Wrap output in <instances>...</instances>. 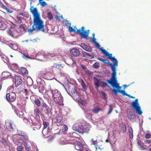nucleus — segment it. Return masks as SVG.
<instances>
[{"mask_svg": "<svg viewBox=\"0 0 151 151\" xmlns=\"http://www.w3.org/2000/svg\"><path fill=\"white\" fill-rule=\"evenodd\" d=\"M45 54L43 52H38L37 55L33 58L40 60H43L42 59L45 58Z\"/></svg>", "mask_w": 151, "mask_h": 151, "instance_id": "f3484780", "label": "nucleus"}, {"mask_svg": "<svg viewBox=\"0 0 151 151\" xmlns=\"http://www.w3.org/2000/svg\"><path fill=\"white\" fill-rule=\"evenodd\" d=\"M7 25L3 21L0 20V29L4 30L7 27Z\"/></svg>", "mask_w": 151, "mask_h": 151, "instance_id": "2f4dec72", "label": "nucleus"}, {"mask_svg": "<svg viewBox=\"0 0 151 151\" xmlns=\"http://www.w3.org/2000/svg\"><path fill=\"white\" fill-rule=\"evenodd\" d=\"M98 142L97 141V140H94L93 139H91V145H94L95 146L96 148V150L97 149H99L101 150L102 149L101 148H100V147L98 146L97 145Z\"/></svg>", "mask_w": 151, "mask_h": 151, "instance_id": "c9c22d12", "label": "nucleus"}, {"mask_svg": "<svg viewBox=\"0 0 151 151\" xmlns=\"http://www.w3.org/2000/svg\"><path fill=\"white\" fill-rule=\"evenodd\" d=\"M16 98L15 93L12 92L8 93L6 95V99L7 101L10 103L14 101Z\"/></svg>", "mask_w": 151, "mask_h": 151, "instance_id": "ddd939ff", "label": "nucleus"}, {"mask_svg": "<svg viewBox=\"0 0 151 151\" xmlns=\"http://www.w3.org/2000/svg\"><path fill=\"white\" fill-rule=\"evenodd\" d=\"M91 128L90 125L88 124L82 125L80 123H77L72 127L73 130L81 134L84 133H88Z\"/></svg>", "mask_w": 151, "mask_h": 151, "instance_id": "f03ea898", "label": "nucleus"}, {"mask_svg": "<svg viewBox=\"0 0 151 151\" xmlns=\"http://www.w3.org/2000/svg\"><path fill=\"white\" fill-rule=\"evenodd\" d=\"M23 147L21 146H18L17 148L18 151H22V150Z\"/></svg>", "mask_w": 151, "mask_h": 151, "instance_id": "338daca9", "label": "nucleus"}, {"mask_svg": "<svg viewBox=\"0 0 151 151\" xmlns=\"http://www.w3.org/2000/svg\"><path fill=\"white\" fill-rule=\"evenodd\" d=\"M68 86H76V82L74 79H70V80H68Z\"/></svg>", "mask_w": 151, "mask_h": 151, "instance_id": "7c9ffc66", "label": "nucleus"}, {"mask_svg": "<svg viewBox=\"0 0 151 151\" xmlns=\"http://www.w3.org/2000/svg\"><path fill=\"white\" fill-rule=\"evenodd\" d=\"M23 57L24 58L26 59H32L33 58H32L31 57L29 56V55H28L27 54H23Z\"/></svg>", "mask_w": 151, "mask_h": 151, "instance_id": "13d9d810", "label": "nucleus"}, {"mask_svg": "<svg viewBox=\"0 0 151 151\" xmlns=\"http://www.w3.org/2000/svg\"><path fill=\"white\" fill-rule=\"evenodd\" d=\"M63 130L65 131H67L68 129V128L66 125H64L63 127Z\"/></svg>", "mask_w": 151, "mask_h": 151, "instance_id": "774afa93", "label": "nucleus"}, {"mask_svg": "<svg viewBox=\"0 0 151 151\" xmlns=\"http://www.w3.org/2000/svg\"><path fill=\"white\" fill-rule=\"evenodd\" d=\"M113 110V108L112 107V105L111 104H110L109 105V111L107 113V114H110L112 111Z\"/></svg>", "mask_w": 151, "mask_h": 151, "instance_id": "6e6d98bb", "label": "nucleus"}, {"mask_svg": "<svg viewBox=\"0 0 151 151\" xmlns=\"http://www.w3.org/2000/svg\"><path fill=\"white\" fill-rule=\"evenodd\" d=\"M50 91L52 94V98L54 99L55 102L59 104L63 105V98L60 92L57 89L54 90L51 89Z\"/></svg>", "mask_w": 151, "mask_h": 151, "instance_id": "39448f33", "label": "nucleus"}, {"mask_svg": "<svg viewBox=\"0 0 151 151\" xmlns=\"http://www.w3.org/2000/svg\"><path fill=\"white\" fill-rule=\"evenodd\" d=\"M81 84L83 88H84V89H85V88H86V86L84 83V82L83 81L82 79H81Z\"/></svg>", "mask_w": 151, "mask_h": 151, "instance_id": "69168bd1", "label": "nucleus"}, {"mask_svg": "<svg viewBox=\"0 0 151 151\" xmlns=\"http://www.w3.org/2000/svg\"><path fill=\"white\" fill-rule=\"evenodd\" d=\"M21 72L23 74H27L28 73V71L26 69L24 68H22L21 69Z\"/></svg>", "mask_w": 151, "mask_h": 151, "instance_id": "a18cd8bd", "label": "nucleus"}, {"mask_svg": "<svg viewBox=\"0 0 151 151\" xmlns=\"http://www.w3.org/2000/svg\"><path fill=\"white\" fill-rule=\"evenodd\" d=\"M62 116L61 114H58L57 115L56 120H62Z\"/></svg>", "mask_w": 151, "mask_h": 151, "instance_id": "052dcab7", "label": "nucleus"}, {"mask_svg": "<svg viewBox=\"0 0 151 151\" xmlns=\"http://www.w3.org/2000/svg\"><path fill=\"white\" fill-rule=\"evenodd\" d=\"M128 117L129 119L132 120L134 119L135 116L133 114H129L128 115Z\"/></svg>", "mask_w": 151, "mask_h": 151, "instance_id": "09e8293b", "label": "nucleus"}, {"mask_svg": "<svg viewBox=\"0 0 151 151\" xmlns=\"http://www.w3.org/2000/svg\"><path fill=\"white\" fill-rule=\"evenodd\" d=\"M100 66V64L98 62H96L93 65V67L95 68H98Z\"/></svg>", "mask_w": 151, "mask_h": 151, "instance_id": "4d7b16f0", "label": "nucleus"}, {"mask_svg": "<svg viewBox=\"0 0 151 151\" xmlns=\"http://www.w3.org/2000/svg\"><path fill=\"white\" fill-rule=\"evenodd\" d=\"M14 111L17 115L20 118L23 117L24 114L22 112L19 111L18 110H15Z\"/></svg>", "mask_w": 151, "mask_h": 151, "instance_id": "4c0bfd02", "label": "nucleus"}, {"mask_svg": "<svg viewBox=\"0 0 151 151\" xmlns=\"http://www.w3.org/2000/svg\"><path fill=\"white\" fill-rule=\"evenodd\" d=\"M5 42L6 44L8 45L12 49L14 50H17L18 49V46L16 44H12L8 42Z\"/></svg>", "mask_w": 151, "mask_h": 151, "instance_id": "a878e982", "label": "nucleus"}, {"mask_svg": "<svg viewBox=\"0 0 151 151\" xmlns=\"http://www.w3.org/2000/svg\"><path fill=\"white\" fill-rule=\"evenodd\" d=\"M69 30L70 32H74L75 33H77L80 34L81 37L82 38H85L87 40L89 39L88 35L89 34V30H87L86 31L85 30V27H82L81 28L77 29L76 26H74L73 28L71 26L68 27Z\"/></svg>", "mask_w": 151, "mask_h": 151, "instance_id": "7ed1b4c3", "label": "nucleus"}, {"mask_svg": "<svg viewBox=\"0 0 151 151\" xmlns=\"http://www.w3.org/2000/svg\"><path fill=\"white\" fill-rule=\"evenodd\" d=\"M54 77L53 73V71L49 70H46L40 72L39 76L37 79L36 81L37 84H39V88L42 90L44 88L43 85L41 82L43 81L42 78L48 80H52Z\"/></svg>", "mask_w": 151, "mask_h": 151, "instance_id": "f257e3e1", "label": "nucleus"}, {"mask_svg": "<svg viewBox=\"0 0 151 151\" xmlns=\"http://www.w3.org/2000/svg\"><path fill=\"white\" fill-rule=\"evenodd\" d=\"M139 138H137V144L138 146L140 147V149L142 150H144L145 149V148L140 144V141H139Z\"/></svg>", "mask_w": 151, "mask_h": 151, "instance_id": "79ce46f5", "label": "nucleus"}, {"mask_svg": "<svg viewBox=\"0 0 151 151\" xmlns=\"http://www.w3.org/2000/svg\"><path fill=\"white\" fill-rule=\"evenodd\" d=\"M2 76L4 78H7L9 77L11 78L13 77V76L12 74L9 72L5 71L2 72Z\"/></svg>", "mask_w": 151, "mask_h": 151, "instance_id": "bb28decb", "label": "nucleus"}, {"mask_svg": "<svg viewBox=\"0 0 151 151\" xmlns=\"http://www.w3.org/2000/svg\"><path fill=\"white\" fill-rule=\"evenodd\" d=\"M129 132L130 135V138H132L133 137V130L132 128H130L129 129Z\"/></svg>", "mask_w": 151, "mask_h": 151, "instance_id": "49530a36", "label": "nucleus"}, {"mask_svg": "<svg viewBox=\"0 0 151 151\" xmlns=\"http://www.w3.org/2000/svg\"><path fill=\"white\" fill-rule=\"evenodd\" d=\"M43 124L44 127L42 131V133L45 137H48L51 134L50 130L49 129V124L48 122H43Z\"/></svg>", "mask_w": 151, "mask_h": 151, "instance_id": "1a4fd4ad", "label": "nucleus"}, {"mask_svg": "<svg viewBox=\"0 0 151 151\" xmlns=\"http://www.w3.org/2000/svg\"><path fill=\"white\" fill-rule=\"evenodd\" d=\"M76 86H69V89L70 92H71L69 95L72 96H76L77 94L75 88Z\"/></svg>", "mask_w": 151, "mask_h": 151, "instance_id": "aec40b11", "label": "nucleus"}, {"mask_svg": "<svg viewBox=\"0 0 151 151\" xmlns=\"http://www.w3.org/2000/svg\"><path fill=\"white\" fill-rule=\"evenodd\" d=\"M19 140H21L24 143V145L26 150L30 151L31 150V148L30 146L28 144V143L29 142L31 143V142L29 140L28 142L27 141H25L24 140H22V139L20 138L19 139Z\"/></svg>", "mask_w": 151, "mask_h": 151, "instance_id": "5701e85b", "label": "nucleus"}, {"mask_svg": "<svg viewBox=\"0 0 151 151\" xmlns=\"http://www.w3.org/2000/svg\"><path fill=\"white\" fill-rule=\"evenodd\" d=\"M80 46L84 50L88 52H91L92 51V48L89 46L86 45L84 43H82L80 45Z\"/></svg>", "mask_w": 151, "mask_h": 151, "instance_id": "b1692460", "label": "nucleus"}, {"mask_svg": "<svg viewBox=\"0 0 151 151\" xmlns=\"http://www.w3.org/2000/svg\"><path fill=\"white\" fill-rule=\"evenodd\" d=\"M6 130L9 132H12L13 131L14 129L10 122H7L5 123Z\"/></svg>", "mask_w": 151, "mask_h": 151, "instance_id": "4be33fe9", "label": "nucleus"}, {"mask_svg": "<svg viewBox=\"0 0 151 151\" xmlns=\"http://www.w3.org/2000/svg\"><path fill=\"white\" fill-rule=\"evenodd\" d=\"M24 93L25 94V95L30 96V99H31L33 97V96L34 94L30 90L28 91L26 89H25L23 91Z\"/></svg>", "mask_w": 151, "mask_h": 151, "instance_id": "c85d7f7f", "label": "nucleus"}, {"mask_svg": "<svg viewBox=\"0 0 151 151\" xmlns=\"http://www.w3.org/2000/svg\"><path fill=\"white\" fill-rule=\"evenodd\" d=\"M65 25L67 27H68L69 26H70L71 23L69 22V21L68 20H65Z\"/></svg>", "mask_w": 151, "mask_h": 151, "instance_id": "e2e57ef3", "label": "nucleus"}, {"mask_svg": "<svg viewBox=\"0 0 151 151\" xmlns=\"http://www.w3.org/2000/svg\"><path fill=\"white\" fill-rule=\"evenodd\" d=\"M52 67L57 68L59 69V70H60L63 68V66H61V64L54 63L52 66Z\"/></svg>", "mask_w": 151, "mask_h": 151, "instance_id": "a19ab883", "label": "nucleus"}, {"mask_svg": "<svg viewBox=\"0 0 151 151\" xmlns=\"http://www.w3.org/2000/svg\"><path fill=\"white\" fill-rule=\"evenodd\" d=\"M101 109L100 108L97 107H94L92 110V112L95 114H97L98 113Z\"/></svg>", "mask_w": 151, "mask_h": 151, "instance_id": "ea45409f", "label": "nucleus"}, {"mask_svg": "<svg viewBox=\"0 0 151 151\" xmlns=\"http://www.w3.org/2000/svg\"><path fill=\"white\" fill-rule=\"evenodd\" d=\"M42 99L40 98L39 99L35 98L34 100V102L35 104L38 107L40 106L42 103Z\"/></svg>", "mask_w": 151, "mask_h": 151, "instance_id": "f704fd0d", "label": "nucleus"}, {"mask_svg": "<svg viewBox=\"0 0 151 151\" xmlns=\"http://www.w3.org/2000/svg\"><path fill=\"white\" fill-rule=\"evenodd\" d=\"M70 52L72 55L75 57L78 56L80 54L79 50L75 48H73L71 49Z\"/></svg>", "mask_w": 151, "mask_h": 151, "instance_id": "6ab92c4d", "label": "nucleus"}, {"mask_svg": "<svg viewBox=\"0 0 151 151\" xmlns=\"http://www.w3.org/2000/svg\"><path fill=\"white\" fill-rule=\"evenodd\" d=\"M107 86V85L106 83L101 81L100 82V86H101L102 87H104Z\"/></svg>", "mask_w": 151, "mask_h": 151, "instance_id": "5fc2aeb1", "label": "nucleus"}, {"mask_svg": "<svg viewBox=\"0 0 151 151\" xmlns=\"http://www.w3.org/2000/svg\"><path fill=\"white\" fill-rule=\"evenodd\" d=\"M45 114L49 118H51L52 117V107L51 106L50 107L47 106L44 110Z\"/></svg>", "mask_w": 151, "mask_h": 151, "instance_id": "4468645a", "label": "nucleus"}, {"mask_svg": "<svg viewBox=\"0 0 151 151\" xmlns=\"http://www.w3.org/2000/svg\"><path fill=\"white\" fill-rule=\"evenodd\" d=\"M121 130L123 133H124L126 130V126L124 124H122L121 125Z\"/></svg>", "mask_w": 151, "mask_h": 151, "instance_id": "8fccbe9b", "label": "nucleus"}, {"mask_svg": "<svg viewBox=\"0 0 151 151\" xmlns=\"http://www.w3.org/2000/svg\"><path fill=\"white\" fill-rule=\"evenodd\" d=\"M54 54L53 53H48L45 54V58L46 60L47 59H50L51 58L54 56Z\"/></svg>", "mask_w": 151, "mask_h": 151, "instance_id": "58836bf2", "label": "nucleus"}, {"mask_svg": "<svg viewBox=\"0 0 151 151\" xmlns=\"http://www.w3.org/2000/svg\"><path fill=\"white\" fill-rule=\"evenodd\" d=\"M17 22L18 23H22V19L21 18L19 17H17Z\"/></svg>", "mask_w": 151, "mask_h": 151, "instance_id": "0e129e2a", "label": "nucleus"}, {"mask_svg": "<svg viewBox=\"0 0 151 151\" xmlns=\"http://www.w3.org/2000/svg\"><path fill=\"white\" fill-rule=\"evenodd\" d=\"M57 125L59 126L63 124V122L62 121V120H56V121L55 122Z\"/></svg>", "mask_w": 151, "mask_h": 151, "instance_id": "bf43d9fd", "label": "nucleus"}, {"mask_svg": "<svg viewBox=\"0 0 151 151\" xmlns=\"http://www.w3.org/2000/svg\"><path fill=\"white\" fill-rule=\"evenodd\" d=\"M114 88H116L119 86V84L117 83V80L115 79V80L111 82H108Z\"/></svg>", "mask_w": 151, "mask_h": 151, "instance_id": "c756f323", "label": "nucleus"}, {"mask_svg": "<svg viewBox=\"0 0 151 151\" xmlns=\"http://www.w3.org/2000/svg\"><path fill=\"white\" fill-rule=\"evenodd\" d=\"M19 28L21 33V34L24 33L26 31L27 29L25 28L23 24H21L19 25Z\"/></svg>", "mask_w": 151, "mask_h": 151, "instance_id": "72a5a7b5", "label": "nucleus"}, {"mask_svg": "<svg viewBox=\"0 0 151 151\" xmlns=\"http://www.w3.org/2000/svg\"><path fill=\"white\" fill-rule=\"evenodd\" d=\"M33 27L36 29V31H41L44 32L45 30L44 27L43 22L42 20L40 17L33 18Z\"/></svg>", "mask_w": 151, "mask_h": 151, "instance_id": "423d86ee", "label": "nucleus"}, {"mask_svg": "<svg viewBox=\"0 0 151 151\" xmlns=\"http://www.w3.org/2000/svg\"><path fill=\"white\" fill-rule=\"evenodd\" d=\"M74 99L82 109L86 105L87 103L86 100L82 99L80 97L76 98Z\"/></svg>", "mask_w": 151, "mask_h": 151, "instance_id": "2eb2a0df", "label": "nucleus"}, {"mask_svg": "<svg viewBox=\"0 0 151 151\" xmlns=\"http://www.w3.org/2000/svg\"><path fill=\"white\" fill-rule=\"evenodd\" d=\"M112 54L109 53V55L107 56V58L111 60L113 63V65L118 64V62L116 58H115L114 56L113 57L112 56Z\"/></svg>", "mask_w": 151, "mask_h": 151, "instance_id": "412c9836", "label": "nucleus"}, {"mask_svg": "<svg viewBox=\"0 0 151 151\" xmlns=\"http://www.w3.org/2000/svg\"><path fill=\"white\" fill-rule=\"evenodd\" d=\"M47 17L50 20H51L53 18V16L52 13L48 12L47 13Z\"/></svg>", "mask_w": 151, "mask_h": 151, "instance_id": "c03bdc74", "label": "nucleus"}, {"mask_svg": "<svg viewBox=\"0 0 151 151\" xmlns=\"http://www.w3.org/2000/svg\"><path fill=\"white\" fill-rule=\"evenodd\" d=\"M35 117L33 115H32L29 116L28 118L24 117L23 119V121L26 125L32 127V126H36L35 128L37 129H39L41 126V124L39 122H35Z\"/></svg>", "mask_w": 151, "mask_h": 151, "instance_id": "20e7f679", "label": "nucleus"}, {"mask_svg": "<svg viewBox=\"0 0 151 151\" xmlns=\"http://www.w3.org/2000/svg\"><path fill=\"white\" fill-rule=\"evenodd\" d=\"M109 65L111 67L112 72L111 74V77L110 79L107 80V82H111L115 79H117L116 67H118V64L113 65L112 64L110 63Z\"/></svg>", "mask_w": 151, "mask_h": 151, "instance_id": "9d476101", "label": "nucleus"}, {"mask_svg": "<svg viewBox=\"0 0 151 151\" xmlns=\"http://www.w3.org/2000/svg\"><path fill=\"white\" fill-rule=\"evenodd\" d=\"M39 3L42 6L44 7L46 6L47 5V3L45 1L42 2V1H40V0H39Z\"/></svg>", "mask_w": 151, "mask_h": 151, "instance_id": "864d4df0", "label": "nucleus"}, {"mask_svg": "<svg viewBox=\"0 0 151 151\" xmlns=\"http://www.w3.org/2000/svg\"><path fill=\"white\" fill-rule=\"evenodd\" d=\"M100 50L101 51L102 53L105 55L107 56L109 55V53L105 50H103L101 48L100 49Z\"/></svg>", "mask_w": 151, "mask_h": 151, "instance_id": "603ef678", "label": "nucleus"}, {"mask_svg": "<svg viewBox=\"0 0 151 151\" xmlns=\"http://www.w3.org/2000/svg\"><path fill=\"white\" fill-rule=\"evenodd\" d=\"M30 12L33 15V18L40 17V14L38 12L36 8H33L31 6L30 7Z\"/></svg>", "mask_w": 151, "mask_h": 151, "instance_id": "dca6fc26", "label": "nucleus"}, {"mask_svg": "<svg viewBox=\"0 0 151 151\" xmlns=\"http://www.w3.org/2000/svg\"><path fill=\"white\" fill-rule=\"evenodd\" d=\"M94 84L96 88H98L100 86V83L101 80L97 79L95 78L94 79Z\"/></svg>", "mask_w": 151, "mask_h": 151, "instance_id": "473e14b6", "label": "nucleus"}, {"mask_svg": "<svg viewBox=\"0 0 151 151\" xmlns=\"http://www.w3.org/2000/svg\"><path fill=\"white\" fill-rule=\"evenodd\" d=\"M42 109L38 107H35L34 109V114L35 115L39 116L42 112Z\"/></svg>", "mask_w": 151, "mask_h": 151, "instance_id": "393cba45", "label": "nucleus"}, {"mask_svg": "<svg viewBox=\"0 0 151 151\" xmlns=\"http://www.w3.org/2000/svg\"><path fill=\"white\" fill-rule=\"evenodd\" d=\"M79 140L76 139V142H71L70 144H73L75 146V149L79 151H90L84 144L83 140L78 138Z\"/></svg>", "mask_w": 151, "mask_h": 151, "instance_id": "0eeeda50", "label": "nucleus"}, {"mask_svg": "<svg viewBox=\"0 0 151 151\" xmlns=\"http://www.w3.org/2000/svg\"><path fill=\"white\" fill-rule=\"evenodd\" d=\"M34 30L36 31V29H35L34 27H33L32 25V28L28 29V32L29 34H31Z\"/></svg>", "mask_w": 151, "mask_h": 151, "instance_id": "3c124183", "label": "nucleus"}, {"mask_svg": "<svg viewBox=\"0 0 151 151\" xmlns=\"http://www.w3.org/2000/svg\"><path fill=\"white\" fill-rule=\"evenodd\" d=\"M131 105L135 110L136 113L139 115H141L143 112L141 110V107L138 102V99H136L131 104Z\"/></svg>", "mask_w": 151, "mask_h": 151, "instance_id": "6e6552de", "label": "nucleus"}, {"mask_svg": "<svg viewBox=\"0 0 151 151\" xmlns=\"http://www.w3.org/2000/svg\"><path fill=\"white\" fill-rule=\"evenodd\" d=\"M15 86L16 87L20 85L22 83V80L19 76L14 75Z\"/></svg>", "mask_w": 151, "mask_h": 151, "instance_id": "a211bd4d", "label": "nucleus"}, {"mask_svg": "<svg viewBox=\"0 0 151 151\" xmlns=\"http://www.w3.org/2000/svg\"><path fill=\"white\" fill-rule=\"evenodd\" d=\"M72 135L74 137H76L77 138H76L77 139H78V138L79 137V135L78 134L76 133V132H73Z\"/></svg>", "mask_w": 151, "mask_h": 151, "instance_id": "680f3d73", "label": "nucleus"}, {"mask_svg": "<svg viewBox=\"0 0 151 151\" xmlns=\"http://www.w3.org/2000/svg\"><path fill=\"white\" fill-rule=\"evenodd\" d=\"M83 55L84 57L90 59H93L94 58V56L92 55L85 52H83Z\"/></svg>", "mask_w": 151, "mask_h": 151, "instance_id": "e433bc0d", "label": "nucleus"}, {"mask_svg": "<svg viewBox=\"0 0 151 151\" xmlns=\"http://www.w3.org/2000/svg\"><path fill=\"white\" fill-rule=\"evenodd\" d=\"M7 32L9 35L15 38H17L20 35L18 32L13 28L8 30Z\"/></svg>", "mask_w": 151, "mask_h": 151, "instance_id": "f8f14e48", "label": "nucleus"}, {"mask_svg": "<svg viewBox=\"0 0 151 151\" xmlns=\"http://www.w3.org/2000/svg\"><path fill=\"white\" fill-rule=\"evenodd\" d=\"M11 68L14 70H17L18 69V66L15 64H13L11 65Z\"/></svg>", "mask_w": 151, "mask_h": 151, "instance_id": "de8ad7c7", "label": "nucleus"}, {"mask_svg": "<svg viewBox=\"0 0 151 151\" xmlns=\"http://www.w3.org/2000/svg\"><path fill=\"white\" fill-rule=\"evenodd\" d=\"M98 59V60L102 61L103 63H109V64L110 63H109V61L108 60L103 59L102 58H99Z\"/></svg>", "mask_w": 151, "mask_h": 151, "instance_id": "37998d69", "label": "nucleus"}, {"mask_svg": "<svg viewBox=\"0 0 151 151\" xmlns=\"http://www.w3.org/2000/svg\"><path fill=\"white\" fill-rule=\"evenodd\" d=\"M112 92H114V94L116 95H117L118 92H119L122 93L123 95L124 96H127L128 94L126 93L125 92V91L123 90H116L113 89L111 90Z\"/></svg>", "mask_w": 151, "mask_h": 151, "instance_id": "cd10ccee", "label": "nucleus"}, {"mask_svg": "<svg viewBox=\"0 0 151 151\" xmlns=\"http://www.w3.org/2000/svg\"><path fill=\"white\" fill-rule=\"evenodd\" d=\"M17 133L18 135H19L22 137H21L19 139H22V140H24V141H27L28 142L29 141V137L28 136V134L25 132L21 130H17Z\"/></svg>", "mask_w": 151, "mask_h": 151, "instance_id": "9b49d317", "label": "nucleus"}]
</instances>
